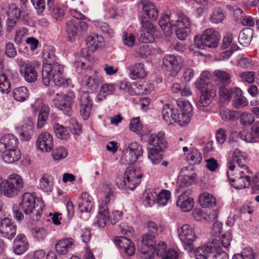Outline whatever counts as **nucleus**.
Wrapping results in <instances>:
<instances>
[{
  "label": "nucleus",
  "mask_w": 259,
  "mask_h": 259,
  "mask_svg": "<svg viewBox=\"0 0 259 259\" xmlns=\"http://www.w3.org/2000/svg\"><path fill=\"white\" fill-rule=\"evenodd\" d=\"M154 33L153 32H146L141 29L138 39L141 43H151L154 40Z\"/></svg>",
  "instance_id": "obj_55"
},
{
  "label": "nucleus",
  "mask_w": 259,
  "mask_h": 259,
  "mask_svg": "<svg viewBox=\"0 0 259 259\" xmlns=\"http://www.w3.org/2000/svg\"><path fill=\"white\" fill-rule=\"evenodd\" d=\"M93 198L91 195H80L78 206L81 212H90L93 205Z\"/></svg>",
  "instance_id": "obj_37"
},
{
  "label": "nucleus",
  "mask_w": 259,
  "mask_h": 259,
  "mask_svg": "<svg viewBox=\"0 0 259 259\" xmlns=\"http://www.w3.org/2000/svg\"><path fill=\"white\" fill-rule=\"evenodd\" d=\"M164 133L159 132L157 135H152L149 139V143L153 146L152 148H156L160 151L163 150L167 147V142L164 139Z\"/></svg>",
  "instance_id": "obj_28"
},
{
  "label": "nucleus",
  "mask_w": 259,
  "mask_h": 259,
  "mask_svg": "<svg viewBox=\"0 0 259 259\" xmlns=\"http://www.w3.org/2000/svg\"><path fill=\"white\" fill-rule=\"evenodd\" d=\"M103 41V38L101 35L95 33L92 34L87 38V45L90 51L94 52L100 46L99 44Z\"/></svg>",
  "instance_id": "obj_36"
},
{
  "label": "nucleus",
  "mask_w": 259,
  "mask_h": 259,
  "mask_svg": "<svg viewBox=\"0 0 259 259\" xmlns=\"http://www.w3.org/2000/svg\"><path fill=\"white\" fill-rule=\"evenodd\" d=\"M17 63L19 67L20 74L27 82L31 83L37 79V72L36 69L40 65L38 61L24 62L22 60L18 59Z\"/></svg>",
  "instance_id": "obj_8"
},
{
  "label": "nucleus",
  "mask_w": 259,
  "mask_h": 259,
  "mask_svg": "<svg viewBox=\"0 0 259 259\" xmlns=\"http://www.w3.org/2000/svg\"><path fill=\"white\" fill-rule=\"evenodd\" d=\"M36 147L41 151L49 152L54 147L52 135L48 132L41 133L37 138Z\"/></svg>",
  "instance_id": "obj_19"
},
{
  "label": "nucleus",
  "mask_w": 259,
  "mask_h": 259,
  "mask_svg": "<svg viewBox=\"0 0 259 259\" xmlns=\"http://www.w3.org/2000/svg\"><path fill=\"white\" fill-rule=\"evenodd\" d=\"M177 205L184 212L190 211L194 206V200L189 195H179L177 201Z\"/></svg>",
  "instance_id": "obj_31"
},
{
  "label": "nucleus",
  "mask_w": 259,
  "mask_h": 259,
  "mask_svg": "<svg viewBox=\"0 0 259 259\" xmlns=\"http://www.w3.org/2000/svg\"><path fill=\"white\" fill-rule=\"evenodd\" d=\"M225 17L224 11L221 8L215 9L209 16L210 21L214 24L221 23Z\"/></svg>",
  "instance_id": "obj_48"
},
{
  "label": "nucleus",
  "mask_w": 259,
  "mask_h": 259,
  "mask_svg": "<svg viewBox=\"0 0 259 259\" xmlns=\"http://www.w3.org/2000/svg\"><path fill=\"white\" fill-rule=\"evenodd\" d=\"M48 9L51 11L52 16L57 20H61L64 16V11L58 6H53L51 9Z\"/></svg>",
  "instance_id": "obj_59"
},
{
  "label": "nucleus",
  "mask_w": 259,
  "mask_h": 259,
  "mask_svg": "<svg viewBox=\"0 0 259 259\" xmlns=\"http://www.w3.org/2000/svg\"><path fill=\"white\" fill-rule=\"evenodd\" d=\"M239 77L242 81L246 82L248 83H253L255 79L254 74L251 71L241 72L239 74Z\"/></svg>",
  "instance_id": "obj_62"
},
{
  "label": "nucleus",
  "mask_w": 259,
  "mask_h": 259,
  "mask_svg": "<svg viewBox=\"0 0 259 259\" xmlns=\"http://www.w3.org/2000/svg\"><path fill=\"white\" fill-rule=\"evenodd\" d=\"M178 110L173 107L170 104L164 105L161 110V114L163 121L167 125L174 123L176 118Z\"/></svg>",
  "instance_id": "obj_23"
},
{
  "label": "nucleus",
  "mask_w": 259,
  "mask_h": 259,
  "mask_svg": "<svg viewBox=\"0 0 259 259\" xmlns=\"http://www.w3.org/2000/svg\"><path fill=\"white\" fill-rule=\"evenodd\" d=\"M222 249H213L210 253L208 259H229L227 253Z\"/></svg>",
  "instance_id": "obj_61"
},
{
  "label": "nucleus",
  "mask_w": 259,
  "mask_h": 259,
  "mask_svg": "<svg viewBox=\"0 0 259 259\" xmlns=\"http://www.w3.org/2000/svg\"><path fill=\"white\" fill-rule=\"evenodd\" d=\"M143 175L133 166H128L125 170L123 183L125 188L133 190L140 183Z\"/></svg>",
  "instance_id": "obj_15"
},
{
  "label": "nucleus",
  "mask_w": 259,
  "mask_h": 259,
  "mask_svg": "<svg viewBox=\"0 0 259 259\" xmlns=\"http://www.w3.org/2000/svg\"><path fill=\"white\" fill-rule=\"evenodd\" d=\"M28 244L26 236L24 234L17 236L14 240L13 250L15 254L20 255L27 251Z\"/></svg>",
  "instance_id": "obj_27"
},
{
  "label": "nucleus",
  "mask_w": 259,
  "mask_h": 259,
  "mask_svg": "<svg viewBox=\"0 0 259 259\" xmlns=\"http://www.w3.org/2000/svg\"><path fill=\"white\" fill-rule=\"evenodd\" d=\"M140 22L142 25L141 29L146 32H155L156 30L155 27L145 16H141L140 17Z\"/></svg>",
  "instance_id": "obj_53"
},
{
  "label": "nucleus",
  "mask_w": 259,
  "mask_h": 259,
  "mask_svg": "<svg viewBox=\"0 0 259 259\" xmlns=\"http://www.w3.org/2000/svg\"><path fill=\"white\" fill-rule=\"evenodd\" d=\"M31 232L33 237L39 241L44 240L48 234V230L44 227H35Z\"/></svg>",
  "instance_id": "obj_51"
},
{
  "label": "nucleus",
  "mask_w": 259,
  "mask_h": 259,
  "mask_svg": "<svg viewBox=\"0 0 259 259\" xmlns=\"http://www.w3.org/2000/svg\"><path fill=\"white\" fill-rule=\"evenodd\" d=\"M207 75V72H203L195 83L196 88L201 92L200 96L196 102V105L199 109L202 110H204L205 107L210 104L215 95Z\"/></svg>",
  "instance_id": "obj_4"
},
{
  "label": "nucleus",
  "mask_w": 259,
  "mask_h": 259,
  "mask_svg": "<svg viewBox=\"0 0 259 259\" xmlns=\"http://www.w3.org/2000/svg\"><path fill=\"white\" fill-rule=\"evenodd\" d=\"M53 129L57 137L61 140H67L70 137L71 127H65L59 123H54Z\"/></svg>",
  "instance_id": "obj_34"
},
{
  "label": "nucleus",
  "mask_w": 259,
  "mask_h": 259,
  "mask_svg": "<svg viewBox=\"0 0 259 259\" xmlns=\"http://www.w3.org/2000/svg\"><path fill=\"white\" fill-rule=\"evenodd\" d=\"M2 152L3 159L7 163H13L18 161L21 157L20 151L17 148L11 150L7 149Z\"/></svg>",
  "instance_id": "obj_32"
},
{
  "label": "nucleus",
  "mask_w": 259,
  "mask_h": 259,
  "mask_svg": "<svg viewBox=\"0 0 259 259\" xmlns=\"http://www.w3.org/2000/svg\"><path fill=\"white\" fill-rule=\"evenodd\" d=\"M11 84L5 74L0 75V91L2 93H8L10 91Z\"/></svg>",
  "instance_id": "obj_56"
},
{
  "label": "nucleus",
  "mask_w": 259,
  "mask_h": 259,
  "mask_svg": "<svg viewBox=\"0 0 259 259\" xmlns=\"http://www.w3.org/2000/svg\"><path fill=\"white\" fill-rule=\"evenodd\" d=\"M147 228L149 231L154 234H157L162 232L163 227L161 225H157L153 222H149L147 223Z\"/></svg>",
  "instance_id": "obj_64"
},
{
  "label": "nucleus",
  "mask_w": 259,
  "mask_h": 259,
  "mask_svg": "<svg viewBox=\"0 0 259 259\" xmlns=\"http://www.w3.org/2000/svg\"><path fill=\"white\" fill-rule=\"evenodd\" d=\"M199 203L202 207H212L215 206L217 200L213 195H199Z\"/></svg>",
  "instance_id": "obj_46"
},
{
  "label": "nucleus",
  "mask_w": 259,
  "mask_h": 259,
  "mask_svg": "<svg viewBox=\"0 0 259 259\" xmlns=\"http://www.w3.org/2000/svg\"><path fill=\"white\" fill-rule=\"evenodd\" d=\"M214 75L216 77L220 86H228L231 82V74L223 70H215L213 72Z\"/></svg>",
  "instance_id": "obj_43"
},
{
  "label": "nucleus",
  "mask_w": 259,
  "mask_h": 259,
  "mask_svg": "<svg viewBox=\"0 0 259 259\" xmlns=\"http://www.w3.org/2000/svg\"><path fill=\"white\" fill-rule=\"evenodd\" d=\"M171 16L167 14L162 15L159 20V25L162 30L166 35L172 33L173 29L178 27L176 30V34L180 40H185L191 32L189 26L191 22L189 18L184 14H179L178 19L176 21L171 19Z\"/></svg>",
  "instance_id": "obj_3"
},
{
  "label": "nucleus",
  "mask_w": 259,
  "mask_h": 259,
  "mask_svg": "<svg viewBox=\"0 0 259 259\" xmlns=\"http://www.w3.org/2000/svg\"><path fill=\"white\" fill-rule=\"evenodd\" d=\"M238 115V119H239L240 123L242 125H250L254 120V117L250 113L239 111Z\"/></svg>",
  "instance_id": "obj_50"
},
{
  "label": "nucleus",
  "mask_w": 259,
  "mask_h": 259,
  "mask_svg": "<svg viewBox=\"0 0 259 259\" xmlns=\"http://www.w3.org/2000/svg\"><path fill=\"white\" fill-rule=\"evenodd\" d=\"M20 136L26 141L29 140L33 133V124L29 118L23 120L20 127Z\"/></svg>",
  "instance_id": "obj_30"
},
{
  "label": "nucleus",
  "mask_w": 259,
  "mask_h": 259,
  "mask_svg": "<svg viewBox=\"0 0 259 259\" xmlns=\"http://www.w3.org/2000/svg\"><path fill=\"white\" fill-rule=\"evenodd\" d=\"M130 76L132 79L137 78H143L146 76V73L144 67V64L142 63H136L128 66Z\"/></svg>",
  "instance_id": "obj_29"
},
{
  "label": "nucleus",
  "mask_w": 259,
  "mask_h": 259,
  "mask_svg": "<svg viewBox=\"0 0 259 259\" xmlns=\"http://www.w3.org/2000/svg\"><path fill=\"white\" fill-rule=\"evenodd\" d=\"M253 35V30L250 28H245L240 31L238 40L239 43L244 46H248L251 40Z\"/></svg>",
  "instance_id": "obj_39"
},
{
  "label": "nucleus",
  "mask_w": 259,
  "mask_h": 259,
  "mask_svg": "<svg viewBox=\"0 0 259 259\" xmlns=\"http://www.w3.org/2000/svg\"><path fill=\"white\" fill-rule=\"evenodd\" d=\"M220 114L223 120L226 122L234 121L238 119L239 111L222 108L220 109Z\"/></svg>",
  "instance_id": "obj_41"
},
{
  "label": "nucleus",
  "mask_w": 259,
  "mask_h": 259,
  "mask_svg": "<svg viewBox=\"0 0 259 259\" xmlns=\"http://www.w3.org/2000/svg\"><path fill=\"white\" fill-rule=\"evenodd\" d=\"M143 13L151 21H155L158 16V11L156 6L149 0H141L139 4Z\"/></svg>",
  "instance_id": "obj_21"
},
{
  "label": "nucleus",
  "mask_w": 259,
  "mask_h": 259,
  "mask_svg": "<svg viewBox=\"0 0 259 259\" xmlns=\"http://www.w3.org/2000/svg\"><path fill=\"white\" fill-rule=\"evenodd\" d=\"M254 253L253 249L249 247H245L239 253L235 254L232 259H254Z\"/></svg>",
  "instance_id": "obj_49"
},
{
  "label": "nucleus",
  "mask_w": 259,
  "mask_h": 259,
  "mask_svg": "<svg viewBox=\"0 0 259 259\" xmlns=\"http://www.w3.org/2000/svg\"><path fill=\"white\" fill-rule=\"evenodd\" d=\"M114 200L113 195H104L100 198L99 211L95 222V224H98L99 227L104 228L110 221L108 204Z\"/></svg>",
  "instance_id": "obj_7"
},
{
  "label": "nucleus",
  "mask_w": 259,
  "mask_h": 259,
  "mask_svg": "<svg viewBox=\"0 0 259 259\" xmlns=\"http://www.w3.org/2000/svg\"><path fill=\"white\" fill-rule=\"evenodd\" d=\"M17 226L12 220L6 218L0 221V233L9 239H13L16 234Z\"/></svg>",
  "instance_id": "obj_17"
},
{
  "label": "nucleus",
  "mask_w": 259,
  "mask_h": 259,
  "mask_svg": "<svg viewBox=\"0 0 259 259\" xmlns=\"http://www.w3.org/2000/svg\"><path fill=\"white\" fill-rule=\"evenodd\" d=\"M75 99V95L72 92L68 93L63 96H60L59 93L54 99V104L56 108L61 110L68 116H71L73 110L72 106Z\"/></svg>",
  "instance_id": "obj_11"
},
{
  "label": "nucleus",
  "mask_w": 259,
  "mask_h": 259,
  "mask_svg": "<svg viewBox=\"0 0 259 259\" xmlns=\"http://www.w3.org/2000/svg\"><path fill=\"white\" fill-rule=\"evenodd\" d=\"M50 113V108L45 105L41 106L37 119V126L41 128L47 121Z\"/></svg>",
  "instance_id": "obj_44"
},
{
  "label": "nucleus",
  "mask_w": 259,
  "mask_h": 259,
  "mask_svg": "<svg viewBox=\"0 0 259 259\" xmlns=\"http://www.w3.org/2000/svg\"><path fill=\"white\" fill-rule=\"evenodd\" d=\"M191 164H198L202 160V155L196 149H193L187 157Z\"/></svg>",
  "instance_id": "obj_54"
},
{
  "label": "nucleus",
  "mask_w": 259,
  "mask_h": 259,
  "mask_svg": "<svg viewBox=\"0 0 259 259\" xmlns=\"http://www.w3.org/2000/svg\"><path fill=\"white\" fill-rule=\"evenodd\" d=\"M5 54L10 58H14L17 56V51L13 43H7L5 47Z\"/></svg>",
  "instance_id": "obj_63"
},
{
  "label": "nucleus",
  "mask_w": 259,
  "mask_h": 259,
  "mask_svg": "<svg viewBox=\"0 0 259 259\" xmlns=\"http://www.w3.org/2000/svg\"><path fill=\"white\" fill-rule=\"evenodd\" d=\"M240 138L246 143H253L257 142L254 134L251 132L243 131L239 134Z\"/></svg>",
  "instance_id": "obj_60"
},
{
  "label": "nucleus",
  "mask_w": 259,
  "mask_h": 259,
  "mask_svg": "<svg viewBox=\"0 0 259 259\" xmlns=\"http://www.w3.org/2000/svg\"><path fill=\"white\" fill-rule=\"evenodd\" d=\"M53 185V177L48 174H44L39 180L40 188L45 192H51Z\"/></svg>",
  "instance_id": "obj_38"
},
{
  "label": "nucleus",
  "mask_w": 259,
  "mask_h": 259,
  "mask_svg": "<svg viewBox=\"0 0 259 259\" xmlns=\"http://www.w3.org/2000/svg\"><path fill=\"white\" fill-rule=\"evenodd\" d=\"M14 99L19 102H23L29 97L28 89L24 87H20L14 89L13 91Z\"/></svg>",
  "instance_id": "obj_42"
},
{
  "label": "nucleus",
  "mask_w": 259,
  "mask_h": 259,
  "mask_svg": "<svg viewBox=\"0 0 259 259\" xmlns=\"http://www.w3.org/2000/svg\"><path fill=\"white\" fill-rule=\"evenodd\" d=\"M88 24L80 20H70L66 23V32L68 37L72 38L80 35L88 29Z\"/></svg>",
  "instance_id": "obj_16"
},
{
  "label": "nucleus",
  "mask_w": 259,
  "mask_h": 259,
  "mask_svg": "<svg viewBox=\"0 0 259 259\" xmlns=\"http://www.w3.org/2000/svg\"><path fill=\"white\" fill-rule=\"evenodd\" d=\"M177 104L181 108L182 113L176 114V118L174 122L181 126H186L191 120L193 108L188 101L183 99L178 100Z\"/></svg>",
  "instance_id": "obj_12"
},
{
  "label": "nucleus",
  "mask_w": 259,
  "mask_h": 259,
  "mask_svg": "<svg viewBox=\"0 0 259 259\" xmlns=\"http://www.w3.org/2000/svg\"><path fill=\"white\" fill-rule=\"evenodd\" d=\"M21 13V10L14 4L9 5L8 10L7 12L9 17L14 18L16 20H18L20 18Z\"/></svg>",
  "instance_id": "obj_58"
},
{
  "label": "nucleus",
  "mask_w": 259,
  "mask_h": 259,
  "mask_svg": "<svg viewBox=\"0 0 259 259\" xmlns=\"http://www.w3.org/2000/svg\"><path fill=\"white\" fill-rule=\"evenodd\" d=\"M25 214H30L36 211V215L40 216L45 207V203L41 197L35 195H23L20 204Z\"/></svg>",
  "instance_id": "obj_6"
},
{
  "label": "nucleus",
  "mask_w": 259,
  "mask_h": 259,
  "mask_svg": "<svg viewBox=\"0 0 259 259\" xmlns=\"http://www.w3.org/2000/svg\"><path fill=\"white\" fill-rule=\"evenodd\" d=\"M178 233L180 240L185 248L189 250L193 249V244L197 237L192 227L188 224L183 225L178 229Z\"/></svg>",
  "instance_id": "obj_10"
},
{
  "label": "nucleus",
  "mask_w": 259,
  "mask_h": 259,
  "mask_svg": "<svg viewBox=\"0 0 259 259\" xmlns=\"http://www.w3.org/2000/svg\"><path fill=\"white\" fill-rule=\"evenodd\" d=\"M246 155L238 149H235L232 153V157L228 159V167L230 171H233L235 168V163L242 170H239V174L235 178H231L229 172H227L228 179L232 185L236 189H244L250 185L251 171L246 166Z\"/></svg>",
  "instance_id": "obj_2"
},
{
  "label": "nucleus",
  "mask_w": 259,
  "mask_h": 259,
  "mask_svg": "<svg viewBox=\"0 0 259 259\" xmlns=\"http://www.w3.org/2000/svg\"><path fill=\"white\" fill-rule=\"evenodd\" d=\"M115 242L128 255H133L135 252L134 244L125 237H116Z\"/></svg>",
  "instance_id": "obj_26"
},
{
  "label": "nucleus",
  "mask_w": 259,
  "mask_h": 259,
  "mask_svg": "<svg viewBox=\"0 0 259 259\" xmlns=\"http://www.w3.org/2000/svg\"><path fill=\"white\" fill-rule=\"evenodd\" d=\"M18 144L17 138L11 134L3 136L0 140V152L16 149Z\"/></svg>",
  "instance_id": "obj_24"
},
{
  "label": "nucleus",
  "mask_w": 259,
  "mask_h": 259,
  "mask_svg": "<svg viewBox=\"0 0 259 259\" xmlns=\"http://www.w3.org/2000/svg\"><path fill=\"white\" fill-rule=\"evenodd\" d=\"M248 104L247 99L242 95L241 90L239 88H235L234 95L233 97L232 104L236 108H242Z\"/></svg>",
  "instance_id": "obj_33"
},
{
  "label": "nucleus",
  "mask_w": 259,
  "mask_h": 259,
  "mask_svg": "<svg viewBox=\"0 0 259 259\" xmlns=\"http://www.w3.org/2000/svg\"><path fill=\"white\" fill-rule=\"evenodd\" d=\"M235 88H228L227 86H220L219 90L220 96L225 100L230 101L234 95Z\"/></svg>",
  "instance_id": "obj_52"
},
{
  "label": "nucleus",
  "mask_w": 259,
  "mask_h": 259,
  "mask_svg": "<svg viewBox=\"0 0 259 259\" xmlns=\"http://www.w3.org/2000/svg\"><path fill=\"white\" fill-rule=\"evenodd\" d=\"M213 248L210 245L199 247L195 250L196 259H208L210 253L213 251Z\"/></svg>",
  "instance_id": "obj_45"
},
{
  "label": "nucleus",
  "mask_w": 259,
  "mask_h": 259,
  "mask_svg": "<svg viewBox=\"0 0 259 259\" xmlns=\"http://www.w3.org/2000/svg\"><path fill=\"white\" fill-rule=\"evenodd\" d=\"M142 154V146L137 142H132L125 149L124 153L120 159L121 163L123 164H133Z\"/></svg>",
  "instance_id": "obj_13"
},
{
  "label": "nucleus",
  "mask_w": 259,
  "mask_h": 259,
  "mask_svg": "<svg viewBox=\"0 0 259 259\" xmlns=\"http://www.w3.org/2000/svg\"><path fill=\"white\" fill-rule=\"evenodd\" d=\"M68 155L67 150L62 147L56 148L55 150L52 153L53 158L55 160H59L65 158Z\"/></svg>",
  "instance_id": "obj_57"
},
{
  "label": "nucleus",
  "mask_w": 259,
  "mask_h": 259,
  "mask_svg": "<svg viewBox=\"0 0 259 259\" xmlns=\"http://www.w3.org/2000/svg\"><path fill=\"white\" fill-rule=\"evenodd\" d=\"M156 244L154 235L146 234L143 236L140 250L143 259H153L155 254Z\"/></svg>",
  "instance_id": "obj_14"
},
{
  "label": "nucleus",
  "mask_w": 259,
  "mask_h": 259,
  "mask_svg": "<svg viewBox=\"0 0 259 259\" xmlns=\"http://www.w3.org/2000/svg\"><path fill=\"white\" fill-rule=\"evenodd\" d=\"M41 79L45 86L52 81L56 86L65 87L69 84L68 80L64 75L63 65L56 62V57L53 50L46 51L43 54Z\"/></svg>",
  "instance_id": "obj_1"
},
{
  "label": "nucleus",
  "mask_w": 259,
  "mask_h": 259,
  "mask_svg": "<svg viewBox=\"0 0 259 259\" xmlns=\"http://www.w3.org/2000/svg\"><path fill=\"white\" fill-rule=\"evenodd\" d=\"M115 86L113 83H104L100 88V92L97 96L99 101H103L108 95L112 94L115 91Z\"/></svg>",
  "instance_id": "obj_40"
},
{
  "label": "nucleus",
  "mask_w": 259,
  "mask_h": 259,
  "mask_svg": "<svg viewBox=\"0 0 259 259\" xmlns=\"http://www.w3.org/2000/svg\"><path fill=\"white\" fill-rule=\"evenodd\" d=\"M221 38V35L219 32L208 28L201 35L195 36L194 45L201 50H204L206 47L215 48L218 47Z\"/></svg>",
  "instance_id": "obj_5"
},
{
  "label": "nucleus",
  "mask_w": 259,
  "mask_h": 259,
  "mask_svg": "<svg viewBox=\"0 0 259 259\" xmlns=\"http://www.w3.org/2000/svg\"><path fill=\"white\" fill-rule=\"evenodd\" d=\"M162 151L157 150L156 148L149 149L148 157L153 164H157L161 161L162 159Z\"/></svg>",
  "instance_id": "obj_47"
},
{
  "label": "nucleus",
  "mask_w": 259,
  "mask_h": 259,
  "mask_svg": "<svg viewBox=\"0 0 259 259\" xmlns=\"http://www.w3.org/2000/svg\"><path fill=\"white\" fill-rule=\"evenodd\" d=\"M182 63V59L178 56L166 55L163 59V65L167 67L170 71H172L174 75L177 74L181 67Z\"/></svg>",
  "instance_id": "obj_20"
},
{
  "label": "nucleus",
  "mask_w": 259,
  "mask_h": 259,
  "mask_svg": "<svg viewBox=\"0 0 259 259\" xmlns=\"http://www.w3.org/2000/svg\"><path fill=\"white\" fill-rule=\"evenodd\" d=\"M99 83L98 79L91 76H84L82 81V86L91 93L95 92L98 89Z\"/></svg>",
  "instance_id": "obj_35"
},
{
  "label": "nucleus",
  "mask_w": 259,
  "mask_h": 259,
  "mask_svg": "<svg viewBox=\"0 0 259 259\" xmlns=\"http://www.w3.org/2000/svg\"><path fill=\"white\" fill-rule=\"evenodd\" d=\"M74 244V240L71 237L59 240L55 244V248L58 254L65 255Z\"/></svg>",
  "instance_id": "obj_25"
},
{
  "label": "nucleus",
  "mask_w": 259,
  "mask_h": 259,
  "mask_svg": "<svg viewBox=\"0 0 259 259\" xmlns=\"http://www.w3.org/2000/svg\"><path fill=\"white\" fill-rule=\"evenodd\" d=\"M232 238V233L227 231L222 234L219 239H213L210 245L214 250L222 249V248L227 249L230 246Z\"/></svg>",
  "instance_id": "obj_22"
},
{
  "label": "nucleus",
  "mask_w": 259,
  "mask_h": 259,
  "mask_svg": "<svg viewBox=\"0 0 259 259\" xmlns=\"http://www.w3.org/2000/svg\"><path fill=\"white\" fill-rule=\"evenodd\" d=\"M23 187L21 177L16 174L10 176L9 180L3 181L0 184V194H12L19 193Z\"/></svg>",
  "instance_id": "obj_9"
},
{
  "label": "nucleus",
  "mask_w": 259,
  "mask_h": 259,
  "mask_svg": "<svg viewBox=\"0 0 259 259\" xmlns=\"http://www.w3.org/2000/svg\"><path fill=\"white\" fill-rule=\"evenodd\" d=\"M78 103L80 116L83 120H86L90 116L93 108L92 100L88 95L84 93L80 96Z\"/></svg>",
  "instance_id": "obj_18"
}]
</instances>
